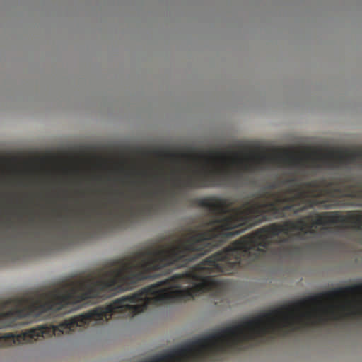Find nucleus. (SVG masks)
<instances>
[{
    "mask_svg": "<svg viewBox=\"0 0 362 362\" xmlns=\"http://www.w3.org/2000/svg\"><path fill=\"white\" fill-rule=\"evenodd\" d=\"M255 197L257 201L232 209L225 199H197V204L211 212L212 220L204 228L191 230L168 247L150 246L132 253L131 289L169 267L186 266L247 228L312 208L317 204L316 199L362 198V182L350 175L305 182L292 176L275 180Z\"/></svg>",
    "mask_w": 362,
    "mask_h": 362,
    "instance_id": "f257e3e1",
    "label": "nucleus"
},
{
    "mask_svg": "<svg viewBox=\"0 0 362 362\" xmlns=\"http://www.w3.org/2000/svg\"><path fill=\"white\" fill-rule=\"evenodd\" d=\"M362 158V150L330 153L317 158H303L286 153L274 157L259 156L250 160L240 158L237 153L230 158L225 152L211 150V187L226 186L238 184L244 179L245 173H252L259 168L261 164L273 162L281 166L306 167L310 160V166L320 168L318 162L331 169L339 168L348 163Z\"/></svg>",
    "mask_w": 362,
    "mask_h": 362,
    "instance_id": "f03ea898",
    "label": "nucleus"
},
{
    "mask_svg": "<svg viewBox=\"0 0 362 362\" xmlns=\"http://www.w3.org/2000/svg\"><path fill=\"white\" fill-rule=\"evenodd\" d=\"M152 210L151 202L136 208L133 205L127 206L118 197H113L101 202L92 210L95 215L94 217L83 209L76 211V223L79 226H87L93 223H101L105 220H122L127 215L135 216L136 214H143L144 211L151 212Z\"/></svg>",
    "mask_w": 362,
    "mask_h": 362,
    "instance_id": "7ed1b4c3",
    "label": "nucleus"
},
{
    "mask_svg": "<svg viewBox=\"0 0 362 362\" xmlns=\"http://www.w3.org/2000/svg\"><path fill=\"white\" fill-rule=\"evenodd\" d=\"M165 192V189L163 185H159V187L153 191L147 190L142 189L139 191V193H136V196L127 197L128 199L134 201L136 198H140L142 199H150L152 197H158L163 194Z\"/></svg>",
    "mask_w": 362,
    "mask_h": 362,
    "instance_id": "20e7f679",
    "label": "nucleus"
},
{
    "mask_svg": "<svg viewBox=\"0 0 362 362\" xmlns=\"http://www.w3.org/2000/svg\"><path fill=\"white\" fill-rule=\"evenodd\" d=\"M159 177H160V176H158V175H156V176H155V177H154V178H155V179H154L155 182L158 183V178H159Z\"/></svg>",
    "mask_w": 362,
    "mask_h": 362,
    "instance_id": "39448f33",
    "label": "nucleus"
},
{
    "mask_svg": "<svg viewBox=\"0 0 362 362\" xmlns=\"http://www.w3.org/2000/svg\"><path fill=\"white\" fill-rule=\"evenodd\" d=\"M65 228H67V229L70 228V226H69V223L66 222V223H65Z\"/></svg>",
    "mask_w": 362,
    "mask_h": 362,
    "instance_id": "423d86ee",
    "label": "nucleus"
},
{
    "mask_svg": "<svg viewBox=\"0 0 362 362\" xmlns=\"http://www.w3.org/2000/svg\"><path fill=\"white\" fill-rule=\"evenodd\" d=\"M171 174H172V175H175V170H173V171L171 172Z\"/></svg>",
    "mask_w": 362,
    "mask_h": 362,
    "instance_id": "0eeeda50",
    "label": "nucleus"
},
{
    "mask_svg": "<svg viewBox=\"0 0 362 362\" xmlns=\"http://www.w3.org/2000/svg\"><path fill=\"white\" fill-rule=\"evenodd\" d=\"M115 194H115V193H114V195H115ZM118 194H119V195H123V194H122V193H119Z\"/></svg>",
    "mask_w": 362,
    "mask_h": 362,
    "instance_id": "6e6552de",
    "label": "nucleus"
},
{
    "mask_svg": "<svg viewBox=\"0 0 362 362\" xmlns=\"http://www.w3.org/2000/svg\"><path fill=\"white\" fill-rule=\"evenodd\" d=\"M360 206H362V204H361Z\"/></svg>",
    "mask_w": 362,
    "mask_h": 362,
    "instance_id": "1a4fd4ad",
    "label": "nucleus"
}]
</instances>
